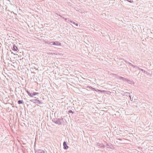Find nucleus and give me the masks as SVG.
<instances>
[{
	"instance_id": "a211bd4d",
	"label": "nucleus",
	"mask_w": 153,
	"mask_h": 153,
	"mask_svg": "<svg viewBox=\"0 0 153 153\" xmlns=\"http://www.w3.org/2000/svg\"><path fill=\"white\" fill-rule=\"evenodd\" d=\"M117 77H118V78H119L120 79H122V78H123V77L121 76H117Z\"/></svg>"
},
{
	"instance_id": "4468645a",
	"label": "nucleus",
	"mask_w": 153,
	"mask_h": 153,
	"mask_svg": "<svg viewBox=\"0 0 153 153\" xmlns=\"http://www.w3.org/2000/svg\"><path fill=\"white\" fill-rule=\"evenodd\" d=\"M130 94V93L127 92H125L124 93V94H125L124 95H126V96H128V95H128V94Z\"/></svg>"
},
{
	"instance_id": "f257e3e1",
	"label": "nucleus",
	"mask_w": 153,
	"mask_h": 153,
	"mask_svg": "<svg viewBox=\"0 0 153 153\" xmlns=\"http://www.w3.org/2000/svg\"><path fill=\"white\" fill-rule=\"evenodd\" d=\"M49 45H54L57 46H61V44L59 42L55 41L54 42H48Z\"/></svg>"
},
{
	"instance_id": "1a4fd4ad",
	"label": "nucleus",
	"mask_w": 153,
	"mask_h": 153,
	"mask_svg": "<svg viewBox=\"0 0 153 153\" xmlns=\"http://www.w3.org/2000/svg\"><path fill=\"white\" fill-rule=\"evenodd\" d=\"M94 91H96L97 92H99V93H102V92L105 91H102L100 90H99V89H95V90H94Z\"/></svg>"
},
{
	"instance_id": "423d86ee",
	"label": "nucleus",
	"mask_w": 153,
	"mask_h": 153,
	"mask_svg": "<svg viewBox=\"0 0 153 153\" xmlns=\"http://www.w3.org/2000/svg\"><path fill=\"white\" fill-rule=\"evenodd\" d=\"M61 120V119H57L56 118V120L54 123L56 124L60 125L61 124V123L60 122V120Z\"/></svg>"
},
{
	"instance_id": "a878e982",
	"label": "nucleus",
	"mask_w": 153,
	"mask_h": 153,
	"mask_svg": "<svg viewBox=\"0 0 153 153\" xmlns=\"http://www.w3.org/2000/svg\"><path fill=\"white\" fill-rule=\"evenodd\" d=\"M128 96H129V97L130 98V100H131V96H130V95H128Z\"/></svg>"
},
{
	"instance_id": "ddd939ff",
	"label": "nucleus",
	"mask_w": 153,
	"mask_h": 153,
	"mask_svg": "<svg viewBox=\"0 0 153 153\" xmlns=\"http://www.w3.org/2000/svg\"><path fill=\"white\" fill-rule=\"evenodd\" d=\"M65 21L68 23H69V21H70V19L68 18H66L65 19Z\"/></svg>"
},
{
	"instance_id": "f03ea898",
	"label": "nucleus",
	"mask_w": 153,
	"mask_h": 153,
	"mask_svg": "<svg viewBox=\"0 0 153 153\" xmlns=\"http://www.w3.org/2000/svg\"><path fill=\"white\" fill-rule=\"evenodd\" d=\"M28 95L31 97H33V96L38 94L39 93L38 92H33V93H30L28 91H27Z\"/></svg>"
},
{
	"instance_id": "2eb2a0df",
	"label": "nucleus",
	"mask_w": 153,
	"mask_h": 153,
	"mask_svg": "<svg viewBox=\"0 0 153 153\" xmlns=\"http://www.w3.org/2000/svg\"><path fill=\"white\" fill-rule=\"evenodd\" d=\"M23 102L22 100H19L18 101V103L19 104H22L23 103Z\"/></svg>"
},
{
	"instance_id": "412c9836",
	"label": "nucleus",
	"mask_w": 153,
	"mask_h": 153,
	"mask_svg": "<svg viewBox=\"0 0 153 153\" xmlns=\"http://www.w3.org/2000/svg\"><path fill=\"white\" fill-rule=\"evenodd\" d=\"M56 120V119H53L52 120V121L53 122L55 123Z\"/></svg>"
},
{
	"instance_id": "393cba45",
	"label": "nucleus",
	"mask_w": 153,
	"mask_h": 153,
	"mask_svg": "<svg viewBox=\"0 0 153 153\" xmlns=\"http://www.w3.org/2000/svg\"><path fill=\"white\" fill-rule=\"evenodd\" d=\"M69 22H70L73 23V21H71V20H70V21H69Z\"/></svg>"
},
{
	"instance_id": "b1692460",
	"label": "nucleus",
	"mask_w": 153,
	"mask_h": 153,
	"mask_svg": "<svg viewBox=\"0 0 153 153\" xmlns=\"http://www.w3.org/2000/svg\"><path fill=\"white\" fill-rule=\"evenodd\" d=\"M69 22H70L73 23V21H71V20H70V21H69Z\"/></svg>"
},
{
	"instance_id": "5701e85b",
	"label": "nucleus",
	"mask_w": 153,
	"mask_h": 153,
	"mask_svg": "<svg viewBox=\"0 0 153 153\" xmlns=\"http://www.w3.org/2000/svg\"><path fill=\"white\" fill-rule=\"evenodd\" d=\"M144 73L147 74H148V72L146 71H145V72Z\"/></svg>"
},
{
	"instance_id": "20e7f679",
	"label": "nucleus",
	"mask_w": 153,
	"mask_h": 153,
	"mask_svg": "<svg viewBox=\"0 0 153 153\" xmlns=\"http://www.w3.org/2000/svg\"><path fill=\"white\" fill-rule=\"evenodd\" d=\"M124 61L126 63H128V64L130 65L132 67H133L134 68H138V69H140V68H139V67L137 66H135L133 65L131 63L129 62L127 60H124Z\"/></svg>"
},
{
	"instance_id": "9d476101",
	"label": "nucleus",
	"mask_w": 153,
	"mask_h": 153,
	"mask_svg": "<svg viewBox=\"0 0 153 153\" xmlns=\"http://www.w3.org/2000/svg\"><path fill=\"white\" fill-rule=\"evenodd\" d=\"M13 50L15 51H17L18 48L15 45H14L13 46Z\"/></svg>"
},
{
	"instance_id": "dca6fc26",
	"label": "nucleus",
	"mask_w": 153,
	"mask_h": 153,
	"mask_svg": "<svg viewBox=\"0 0 153 153\" xmlns=\"http://www.w3.org/2000/svg\"><path fill=\"white\" fill-rule=\"evenodd\" d=\"M68 113H72V114H73L74 113V112L73 111L71 110H69L68 111Z\"/></svg>"
},
{
	"instance_id": "39448f33",
	"label": "nucleus",
	"mask_w": 153,
	"mask_h": 153,
	"mask_svg": "<svg viewBox=\"0 0 153 153\" xmlns=\"http://www.w3.org/2000/svg\"><path fill=\"white\" fill-rule=\"evenodd\" d=\"M63 149H67L68 148V146L67 145V142L65 141L63 143Z\"/></svg>"
},
{
	"instance_id": "4be33fe9",
	"label": "nucleus",
	"mask_w": 153,
	"mask_h": 153,
	"mask_svg": "<svg viewBox=\"0 0 153 153\" xmlns=\"http://www.w3.org/2000/svg\"><path fill=\"white\" fill-rule=\"evenodd\" d=\"M117 139L118 140H120L121 141L122 140V139L121 138H117Z\"/></svg>"
},
{
	"instance_id": "f3484780",
	"label": "nucleus",
	"mask_w": 153,
	"mask_h": 153,
	"mask_svg": "<svg viewBox=\"0 0 153 153\" xmlns=\"http://www.w3.org/2000/svg\"><path fill=\"white\" fill-rule=\"evenodd\" d=\"M73 24L74 25H75L76 26H78V24L77 23H76V22H73Z\"/></svg>"
},
{
	"instance_id": "aec40b11",
	"label": "nucleus",
	"mask_w": 153,
	"mask_h": 153,
	"mask_svg": "<svg viewBox=\"0 0 153 153\" xmlns=\"http://www.w3.org/2000/svg\"><path fill=\"white\" fill-rule=\"evenodd\" d=\"M127 1L130 3H132L133 2V0H128Z\"/></svg>"
},
{
	"instance_id": "c756f323",
	"label": "nucleus",
	"mask_w": 153,
	"mask_h": 153,
	"mask_svg": "<svg viewBox=\"0 0 153 153\" xmlns=\"http://www.w3.org/2000/svg\"><path fill=\"white\" fill-rule=\"evenodd\" d=\"M48 54H51V53H48Z\"/></svg>"
},
{
	"instance_id": "6e6552de",
	"label": "nucleus",
	"mask_w": 153,
	"mask_h": 153,
	"mask_svg": "<svg viewBox=\"0 0 153 153\" xmlns=\"http://www.w3.org/2000/svg\"><path fill=\"white\" fill-rule=\"evenodd\" d=\"M97 145L100 147L101 148H104L105 147V146L104 145H103V144H101L99 143H97Z\"/></svg>"
},
{
	"instance_id": "f8f14e48",
	"label": "nucleus",
	"mask_w": 153,
	"mask_h": 153,
	"mask_svg": "<svg viewBox=\"0 0 153 153\" xmlns=\"http://www.w3.org/2000/svg\"><path fill=\"white\" fill-rule=\"evenodd\" d=\"M32 101L34 102L35 103L37 102H40L39 101V100H37V99H36V100H33Z\"/></svg>"
},
{
	"instance_id": "0eeeda50",
	"label": "nucleus",
	"mask_w": 153,
	"mask_h": 153,
	"mask_svg": "<svg viewBox=\"0 0 153 153\" xmlns=\"http://www.w3.org/2000/svg\"><path fill=\"white\" fill-rule=\"evenodd\" d=\"M106 147L107 148L113 149L114 147L111 143H107L106 144Z\"/></svg>"
},
{
	"instance_id": "bb28decb",
	"label": "nucleus",
	"mask_w": 153,
	"mask_h": 153,
	"mask_svg": "<svg viewBox=\"0 0 153 153\" xmlns=\"http://www.w3.org/2000/svg\"><path fill=\"white\" fill-rule=\"evenodd\" d=\"M130 100L131 101H133V98H132V99L131 98V100Z\"/></svg>"
},
{
	"instance_id": "6ab92c4d",
	"label": "nucleus",
	"mask_w": 153,
	"mask_h": 153,
	"mask_svg": "<svg viewBox=\"0 0 153 153\" xmlns=\"http://www.w3.org/2000/svg\"><path fill=\"white\" fill-rule=\"evenodd\" d=\"M140 70L141 71H142L143 73H145V71L143 70L142 69H141L140 68Z\"/></svg>"
},
{
	"instance_id": "c85d7f7f",
	"label": "nucleus",
	"mask_w": 153,
	"mask_h": 153,
	"mask_svg": "<svg viewBox=\"0 0 153 153\" xmlns=\"http://www.w3.org/2000/svg\"><path fill=\"white\" fill-rule=\"evenodd\" d=\"M62 17L63 19H65V18H64V17H62Z\"/></svg>"
},
{
	"instance_id": "7ed1b4c3",
	"label": "nucleus",
	"mask_w": 153,
	"mask_h": 153,
	"mask_svg": "<svg viewBox=\"0 0 153 153\" xmlns=\"http://www.w3.org/2000/svg\"><path fill=\"white\" fill-rule=\"evenodd\" d=\"M122 79L123 81H126L127 82L130 84H133L134 83V82L133 81H131L128 79L124 78L123 77V78H122Z\"/></svg>"
},
{
	"instance_id": "9b49d317",
	"label": "nucleus",
	"mask_w": 153,
	"mask_h": 153,
	"mask_svg": "<svg viewBox=\"0 0 153 153\" xmlns=\"http://www.w3.org/2000/svg\"><path fill=\"white\" fill-rule=\"evenodd\" d=\"M87 88H89L91 90H92L94 91V90H95V88H94L93 87H92L91 86H88L87 87Z\"/></svg>"
},
{
	"instance_id": "cd10ccee",
	"label": "nucleus",
	"mask_w": 153,
	"mask_h": 153,
	"mask_svg": "<svg viewBox=\"0 0 153 153\" xmlns=\"http://www.w3.org/2000/svg\"><path fill=\"white\" fill-rule=\"evenodd\" d=\"M59 15L61 17H62V16L61 15Z\"/></svg>"
}]
</instances>
